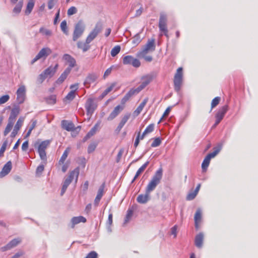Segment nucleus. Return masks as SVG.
Wrapping results in <instances>:
<instances>
[{
	"mask_svg": "<svg viewBox=\"0 0 258 258\" xmlns=\"http://www.w3.org/2000/svg\"><path fill=\"white\" fill-rule=\"evenodd\" d=\"M162 168H160L156 171L147 185L145 194L139 195L137 197V201L139 203L146 204L150 200V193L160 183L162 178Z\"/></svg>",
	"mask_w": 258,
	"mask_h": 258,
	"instance_id": "obj_1",
	"label": "nucleus"
},
{
	"mask_svg": "<svg viewBox=\"0 0 258 258\" xmlns=\"http://www.w3.org/2000/svg\"><path fill=\"white\" fill-rule=\"evenodd\" d=\"M85 30V24L82 20H80L75 25L73 34V40L76 41L83 35Z\"/></svg>",
	"mask_w": 258,
	"mask_h": 258,
	"instance_id": "obj_2",
	"label": "nucleus"
},
{
	"mask_svg": "<svg viewBox=\"0 0 258 258\" xmlns=\"http://www.w3.org/2000/svg\"><path fill=\"white\" fill-rule=\"evenodd\" d=\"M155 40L154 39H149L142 49L137 53V55L144 56L145 54L153 52L155 50Z\"/></svg>",
	"mask_w": 258,
	"mask_h": 258,
	"instance_id": "obj_3",
	"label": "nucleus"
},
{
	"mask_svg": "<svg viewBox=\"0 0 258 258\" xmlns=\"http://www.w3.org/2000/svg\"><path fill=\"white\" fill-rule=\"evenodd\" d=\"M182 68H179L176 71L174 78V89L176 92H178L180 89L182 82Z\"/></svg>",
	"mask_w": 258,
	"mask_h": 258,
	"instance_id": "obj_4",
	"label": "nucleus"
},
{
	"mask_svg": "<svg viewBox=\"0 0 258 258\" xmlns=\"http://www.w3.org/2000/svg\"><path fill=\"white\" fill-rule=\"evenodd\" d=\"M102 25L100 23H97L92 31L90 33L86 38V42L90 43L100 33L102 30Z\"/></svg>",
	"mask_w": 258,
	"mask_h": 258,
	"instance_id": "obj_5",
	"label": "nucleus"
},
{
	"mask_svg": "<svg viewBox=\"0 0 258 258\" xmlns=\"http://www.w3.org/2000/svg\"><path fill=\"white\" fill-rule=\"evenodd\" d=\"M122 62L125 65H132L135 68H139L141 66L140 60L132 55H126L123 57Z\"/></svg>",
	"mask_w": 258,
	"mask_h": 258,
	"instance_id": "obj_6",
	"label": "nucleus"
},
{
	"mask_svg": "<svg viewBox=\"0 0 258 258\" xmlns=\"http://www.w3.org/2000/svg\"><path fill=\"white\" fill-rule=\"evenodd\" d=\"M50 142L49 140L42 141L38 146V152L40 158L43 160H46V154L45 149L49 145Z\"/></svg>",
	"mask_w": 258,
	"mask_h": 258,
	"instance_id": "obj_7",
	"label": "nucleus"
},
{
	"mask_svg": "<svg viewBox=\"0 0 258 258\" xmlns=\"http://www.w3.org/2000/svg\"><path fill=\"white\" fill-rule=\"evenodd\" d=\"M228 109V106L227 105H225L222 107H221L217 114H216V121L214 124L213 125V127H216L222 120L223 118L225 113L227 111Z\"/></svg>",
	"mask_w": 258,
	"mask_h": 258,
	"instance_id": "obj_8",
	"label": "nucleus"
},
{
	"mask_svg": "<svg viewBox=\"0 0 258 258\" xmlns=\"http://www.w3.org/2000/svg\"><path fill=\"white\" fill-rule=\"evenodd\" d=\"M79 174V168H76L70 173L69 176L65 179L63 184L69 186L74 179H75V182L76 183L78 180Z\"/></svg>",
	"mask_w": 258,
	"mask_h": 258,
	"instance_id": "obj_9",
	"label": "nucleus"
},
{
	"mask_svg": "<svg viewBox=\"0 0 258 258\" xmlns=\"http://www.w3.org/2000/svg\"><path fill=\"white\" fill-rule=\"evenodd\" d=\"M167 18L164 14H161L159 22V27L161 32L164 33V35L168 37V30L166 27Z\"/></svg>",
	"mask_w": 258,
	"mask_h": 258,
	"instance_id": "obj_10",
	"label": "nucleus"
},
{
	"mask_svg": "<svg viewBox=\"0 0 258 258\" xmlns=\"http://www.w3.org/2000/svg\"><path fill=\"white\" fill-rule=\"evenodd\" d=\"M85 107L87 110V114L88 116L91 117L94 111L97 107L96 104L94 103V100L89 98L87 100Z\"/></svg>",
	"mask_w": 258,
	"mask_h": 258,
	"instance_id": "obj_11",
	"label": "nucleus"
},
{
	"mask_svg": "<svg viewBox=\"0 0 258 258\" xmlns=\"http://www.w3.org/2000/svg\"><path fill=\"white\" fill-rule=\"evenodd\" d=\"M26 88L23 85H21L17 91V99L19 103H22L25 99Z\"/></svg>",
	"mask_w": 258,
	"mask_h": 258,
	"instance_id": "obj_12",
	"label": "nucleus"
},
{
	"mask_svg": "<svg viewBox=\"0 0 258 258\" xmlns=\"http://www.w3.org/2000/svg\"><path fill=\"white\" fill-rule=\"evenodd\" d=\"M51 53V50L50 48L46 47L43 48L39 52V53L36 55V56L34 57V58L32 60L31 63L33 64L35 62H36L38 59L42 58L43 57H46L48 55H49Z\"/></svg>",
	"mask_w": 258,
	"mask_h": 258,
	"instance_id": "obj_13",
	"label": "nucleus"
},
{
	"mask_svg": "<svg viewBox=\"0 0 258 258\" xmlns=\"http://www.w3.org/2000/svg\"><path fill=\"white\" fill-rule=\"evenodd\" d=\"M153 77L151 75H148L143 77L142 78V82L141 85L136 88L139 92L144 89L152 80Z\"/></svg>",
	"mask_w": 258,
	"mask_h": 258,
	"instance_id": "obj_14",
	"label": "nucleus"
},
{
	"mask_svg": "<svg viewBox=\"0 0 258 258\" xmlns=\"http://www.w3.org/2000/svg\"><path fill=\"white\" fill-rule=\"evenodd\" d=\"M62 59L69 64V67L67 69H69L71 72L72 68L76 66L75 59L69 54H64L62 56Z\"/></svg>",
	"mask_w": 258,
	"mask_h": 258,
	"instance_id": "obj_15",
	"label": "nucleus"
},
{
	"mask_svg": "<svg viewBox=\"0 0 258 258\" xmlns=\"http://www.w3.org/2000/svg\"><path fill=\"white\" fill-rule=\"evenodd\" d=\"M124 108V106L123 105H118L116 106L107 117V120L108 121L112 120L119 115V114L123 110Z\"/></svg>",
	"mask_w": 258,
	"mask_h": 258,
	"instance_id": "obj_16",
	"label": "nucleus"
},
{
	"mask_svg": "<svg viewBox=\"0 0 258 258\" xmlns=\"http://www.w3.org/2000/svg\"><path fill=\"white\" fill-rule=\"evenodd\" d=\"M130 116L131 114L130 113H126L122 117L120 122L119 123L116 128L115 129V132L117 134H118L120 132L121 130L122 129L124 125L126 123V122L127 121Z\"/></svg>",
	"mask_w": 258,
	"mask_h": 258,
	"instance_id": "obj_17",
	"label": "nucleus"
},
{
	"mask_svg": "<svg viewBox=\"0 0 258 258\" xmlns=\"http://www.w3.org/2000/svg\"><path fill=\"white\" fill-rule=\"evenodd\" d=\"M98 76L95 74H89L84 81V85L87 88L89 87L92 83L95 82Z\"/></svg>",
	"mask_w": 258,
	"mask_h": 258,
	"instance_id": "obj_18",
	"label": "nucleus"
},
{
	"mask_svg": "<svg viewBox=\"0 0 258 258\" xmlns=\"http://www.w3.org/2000/svg\"><path fill=\"white\" fill-rule=\"evenodd\" d=\"M105 187L104 183L102 184L100 187L97 192V195L94 200V205L97 206L99 203L103 195L104 189Z\"/></svg>",
	"mask_w": 258,
	"mask_h": 258,
	"instance_id": "obj_19",
	"label": "nucleus"
},
{
	"mask_svg": "<svg viewBox=\"0 0 258 258\" xmlns=\"http://www.w3.org/2000/svg\"><path fill=\"white\" fill-rule=\"evenodd\" d=\"M20 112V110L18 107H15L12 109L8 121L14 123L17 116Z\"/></svg>",
	"mask_w": 258,
	"mask_h": 258,
	"instance_id": "obj_20",
	"label": "nucleus"
},
{
	"mask_svg": "<svg viewBox=\"0 0 258 258\" xmlns=\"http://www.w3.org/2000/svg\"><path fill=\"white\" fill-rule=\"evenodd\" d=\"M194 220L195 223V227L197 229L199 228V224L202 220V211L200 209H198L195 215Z\"/></svg>",
	"mask_w": 258,
	"mask_h": 258,
	"instance_id": "obj_21",
	"label": "nucleus"
},
{
	"mask_svg": "<svg viewBox=\"0 0 258 258\" xmlns=\"http://www.w3.org/2000/svg\"><path fill=\"white\" fill-rule=\"evenodd\" d=\"M23 121H24L23 118L20 117L19 118L16 124L15 125V127H14V128L13 132L11 133L12 137H15V136L17 134L18 132L19 131V130H20V128H21V127L22 125Z\"/></svg>",
	"mask_w": 258,
	"mask_h": 258,
	"instance_id": "obj_22",
	"label": "nucleus"
},
{
	"mask_svg": "<svg viewBox=\"0 0 258 258\" xmlns=\"http://www.w3.org/2000/svg\"><path fill=\"white\" fill-rule=\"evenodd\" d=\"M12 169V163L8 161L4 166L2 171L0 172V177H2L7 175Z\"/></svg>",
	"mask_w": 258,
	"mask_h": 258,
	"instance_id": "obj_23",
	"label": "nucleus"
},
{
	"mask_svg": "<svg viewBox=\"0 0 258 258\" xmlns=\"http://www.w3.org/2000/svg\"><path fill=\"white\" fill-rule=\"evenodd\" d=\"M62 127L68 131H72L75 130V126L72 121L63 120L61 121Z\"/></svg>",
	"mask_w": 258,
	"mask_h": 258,
	"instance_id": "obj_24",
	"label": "nucleus"
},
{
	"mask_svg": "<svg viewBox=\"0 0 258 258\" xmlns=\"http://www.w3.org/2000/svg\"><path fill=\"white\" fill-rule=\"evenodd\" d=\"M58 67V64H56L54 67H52L51 66H50L46 70H45L43 73L45 75V76L47 77L48 76L51 77L56 72Z\"/></svg>",
	"mask_w": 258,
	"mask_h": 258,
	"instance_id": "obj_25",
	"label": "nucleus"
},
{
	"mask_svg": "<svg viewBox=\"0 0 258 258\" xmlns=\"http://www.w3.org/2000/svg\"><path fill=\"white\" fill-rule=\"evenodd\" d=\"M86 221V218L83 216L74 217L71 219V227L73 228L75 225L78 224L81 222L85 223Z\"/></svg>",
	"mask_w": 258,
	"mask_h": 258,
	"instance_id": "obj_26",
	"label": "nucleus"
},
{
	"mask_svg": "<svg viewBox=\"0 0 258 258\" xmlns=\"http://www.w3.org/2000/svg\"><path fill=\"white\" fill-rule=\"evenodd\" d=\"M71 71L69 69H66L64 72L61 74L60 77L56 81V83L61 84L67 78L68 76L70 74Z\"/></svg>",
	"mask_w": 258,
	"mask_h": 258,
	"instance_id": "obj_27",
	"label": "nucleus"
},
{
	"mask_svg": "<svg viewBox=\"0 0 258 258\" xmlns=\"http://www.w3.org/2000/svg\"><path fill=\"white\" fill-rule=\"evenodd\" d=\"M99 125V123H96L92 128L91 130L88 133L86 136L85 137L84 140V141L89 139L91 137L93 136L96 132V131L98 129V127Z\"/></svg>",
	"mask_w": 258,
	"mask_h": 258,
	"instance_id": "obj_28",
	"label": "nucleus"
},
{
	"mask_svg": "<svg viewBox=\"0 0 258 258\" xmlns=\"http://www.w3.org/2000/svg\"><path fill=\"white\" fill-rule=\"evenodd\" d=\"M89 43H87L86 41L85 43L79 41L77 43V46L79 48L82 49L83 52H86L90 49Z\"/></svg>",
	"mask_w": 258,
	"mask_h": 258,
	"instance_id": "obj_29",
	"label": "nucleus"
},
{
	"mask_svg": "<svg viewBox=\"0 0 258 258\" xmlns=\"http://www.w3.org/2000/svg\"><path fill=\"white\" fill-rule=\"evenodd\" d=\"M148 101V98H145L144 99V100L142 101V102L137 107L136 110L135 111V113L137 115H139L141 113V112L142 111L143 108L145 107L146 103H147Z\"/></svg>",
	"mask_w": 258,
	"mask_h": 258,
	"instance_id": "obj_30",
	"label": "nucleus"
},
{
	"mask_svg": "<svg viewBox=\"0 0 258 258\" xmlns=\"http://www.w3.org/2000/svg\"><path fill=\"white\" fill-rule=\"evenodd\" d=\"M149 163V161H147L145 164H144L137 171L136 174L132 180V182H133L144 171L147 166L148 165Z\"/></svg>",
	"mask_w": 258,
	"mask_h": 258,
	"instance_id": "obj_31",
	"label": "nucleus"
},
{
	"mask_svg": "<svg viewBox=\"0 0 258 258\" xmlns=\"http://www.w3.org/2000/svg\"><path fill=\"white\" fill-rule=\"evenodd\" d=\"M34 0H29L27 4L26 10L25 11V13L26 15H29V14L31 13V11H32L34 8Z\"/></svg>",
	"mask_w": 258,
	"mask_h": 258,
	"instance_id": "obj_32",
	"label": "nucleus"
},
{
	"mask_svg": "<svg viewBox=\"0 0 258 258\" xmlns=\"http://www.w3.org/2000/svg\"><path fill=\"white\" fill-rule=\"evenodd\" d=\"M70 151V148H67L66 150L64 151L62 155L61 156L59 161V164H63L64 163V161L67 159L68 154Z\"/></svg>",
	"mask_w": 258,
	"mask_h": 258,
	"instance_id": "obj_33",
	"label": "nucleus"
},
{
	"mask_svg": "<svg viewBox=\"0 0 258 258\" xmlns=\"http://www.w3.org/2000/svg\"><path fill=\"white\" fill-rule=\"evenodd\" d=\"M139 92L136 89L133 88L131 89L124 96L128 100L130 99L131 97L133 96L138 94Z\"/></svg>",
	"mask_w": 258,
	"mask_h": 258,
	"instance_id": "obj_34",
	"label": "nucleus"
},
{
	"mask_svg": "<svg viewBox=\"0 0 258 258\" xmlns=\"http://www.w3.org/2000/svg\"><path fill=\"white\" fill-rule=\"evenodd\" d=\"M133 215V211L132 210L128 209L127 211V214H126V216L124 219V221L123 223L124 225H125L130 221V220H131Z\"/></svg>",
	"mask_w": 258,
	"mask_h": 258,
	"instance_id": "obj_35",
	"label": "nucleus"
},
{
	"mask_svg": "<svg viewBox=\"0 0 258 258\" xmlns=\"http://www.w3.org/2000/svg\"><path fill=\"white\" fill-rule=\"evenodd\" d=\"M210 160H211L209 159V157L206 156L202 164V167L203 170L205 171L207 170L208 167L209 165Z\"/></svg>",
	"mask_w": 258,
	"mask_h": 258,
	"instance_id": "obj_36",
	"label": "nucleus"
},
{
	"mask_svg": "<svg viewBox=\"0 0 258 258\" xmlns=\"http://www.w3.org/2000/svg\"><path fill=\"white\" fill-rule=\"evenodd\" d=\"M76 97V94L74 93V90H71L65 97L64 101L68 100L69 101H72Z\"/></svg>",
	"mask_w": 258,
	"mask_h": 258,
	"instance_id": "obj_37",
	"label": "nucleus"
},
{
	"mask_svg": "<svg viewBox=\"0 0 258 258\" xmlns=\"http://www.w3.org/2000/svg\"><path fill=\"white\" fill-rule=\"evenodd\" d=\"M120 46L119 45H116L111 50V55L112 57L115 56L120 51Z\"/></svg>",
	"mask_w": 258,
	"mask_h": 258,
	"instance_id": "obj_38",
	"label": "nucleus"
},
{
	"mask_svg": "<svg viewBox=\"0 0 258 258\" xmlns=\"http://www.w3.org/2000/svg\"><path fill=\"white\" fill-rule=\"evenodd\" d=\"M39 32L43 35L50 36L52 35V32L51 30L47 29L41 27L39 29Z\"/></svg>",
	"mask_w": 258,
	"mask_h": 258,
	"instance_id": "obj_39",
	"label": "nucleus"
},
{
	"mask_svg": "<svg viewBox=\"0 0 258 258\" xmlns=\"http://www.w3.org/2000/svg\"><path fill=\"white\" fill-rule=\"evenodd\" d=\"M141 41V38L140 37L139 33L137 34L132 38V43L135 46L138 45L140 43Z\"/></svg>",
	"mask_w": 258,
	"mask_h": 258,
	"instance_id": "obj_40",
	"label": "nucleus"
},
{
	"mask_svg": "<svg viewBox=\"0 0 258 258\" xmlns=\"http://www.w3.org/2000/svg\"><path fill=\"white\" fill-rule=\"evenodd\" d=\"M46 102L49 104H54L56 102V96L55 95H50L45 99Z\"/></svg>",
	"mask_w": 258,
	"mask_h": 258,
	"instance_id": "obj_41",
	"label": "nucleus"
},
{
	"mask_svg": "<svg viewBox=\"0 0 258 258\" xmlns=\"http://www.w3.org/2000/svg\"><path fill=\"white\" fill-rule=\"evenodd\" d=\"M221 150V148H216L214 149V151L208 154L207 156L209 157V159L211 160V158L215 157L220 152Z\"/></svg>",
	"mask_w": 258,
	"mask_h": 258,
	"instance_id": "obj_42",
	"label": "nucleus"
},
{
	"mask_svg": "<svg viewBox=\"0 0 258 258\" xmlns=\"http://www.w3.org/2000/svg\"><path fill=\"white\" fill-rule=\"evenodd\" d=\"M17 243H9L7 244L6 246H5L4 247H2L1 248V250L2 251H5L8 249H10L13 247L16 246Z\"/></svg>",
	"mask_w": 258,
	"mask_h": 258,
	"instance_id": "obj_43",
	"label": "nucleus"
},
{
	"mask_svg": "<svg viewBox=\"0 0 258 258\" xmlns=\"http://www.w3.org/2000/svg\"><path fill=\"white\" fill-rule=\"evenodd\" d=\"M115 84H113L109 87H108L107 88H106L104 92L101 94V97L103 98L105 97L108 93H109L110 92H111L113 88L114 87Z\"/></svg>",
	"mask_w": 258,
	"mask_h": 258,
	"instance_id": "obj_44",
	"label": "nucleus"
},
{
	"mask_svg": "<svg viewBox=\"0 0 258 258\" xmlns=\"http://www.w3.org/2000/svg\"><path fill=\"white\" fill-rule=\"evenodd\" d=\"M60 28L62 31L66 34H68L67 23L66 21H63L60 24Z\"/></svg>",
	"mask_w": 258,
	"mask_h": 258,
	"instance_id": "obj_45",
	"label": "nucleus"
},
{
	"mask_svg": "<svg viewBox=\"0 0 258 258\" xmlns=\"http://www.w3.org/2000/svg\"><path fill=\"white\" fill-rule=\"evenodd\" d=\"M154 130V124L152 123L149 124L144 131V134H148L152 133Z\"/></svg>",
	"mask_w": 258,
	"mask_h": 258,
	"instance_id": "obj_46",
	"label": "nucleus"
},
{
	"mask_svg": "<svg viewBox=\"0 0 258 258\" xmlns=\"http://www.w3.org/2000/svg\"><path fill=\"white\" fill-rule=\"evenodd\" d=\"M23 6L22 2H19V3L16 6V7L13 9V12L16 14L19 13L21 11Z\"/></svg>",
	"mask_w": 258,
	"mask_h": 258,
	"instance_id": "obj_47",
	"label": "nucleus"
},
{
	"mask_svg": "<svg viewBox=\"0 0 258 258\" xmlns=\"http://www.w3.org/2000/svg\"><path fill=\"white\" fill-rule=\"evenodd\" d=\"M13 125H14L13 123H11V122L8 121V123L4 131V134L5 136L7 135L9 133V132L11 131V130L12 129Z\"/></svg>",
	"mask_w": 258,
	"mask_h": 258,
	"instance_id": "obj_48",
	"label": "nucleus"
},
{
	"mask_svg": "<svg viewBox=\"0 0 258 258\" xmlns=\"http://www.w3.org/2000/svg\"><path fill=\"white\" fill-rule=\"evenodd\" d=\"M112 217L113 215L112 213H110L108 215V220L106 223V224L107 225V229L109 231H111L110 230V226L112 224Z\"/></svg>",
	"mask_w": 258,
	"mask_h": 258,
	"instance_id": "obj_49",
	"label": "nucleus"
},
{
	"mask_svg": "<svg viewBox=\"0 0 258 258\" xmlns=\"http://www.w3.org/2000/svg\"><path fill=\"white\" fill-rule=\"evenodd\" d=\"M220 99L221 98L219 97H216L213 99L211 103V108L215 107L219 103Z\"/></svg>",
	"mask_w": 258,
	"mask_h": 258,
	"instance_id": "obj_50",
	"label": "nucleus"
},
{
	"mask_svg": "<svg viewBox=\"0 0 258 258\" xmlns=\"http://www.w3.org/2000/svg\"><path fill=\"white\" fill-rule=\"evenodd\" d=\"M77 12V9L75 7H71L70 8L67 12V14L68 16H71L74 14H76Z\"/></svg>",
	"mask_w": 258,
	"mask_h": 258,
	"instance_id": "obj_51",
	"label": "nucleus"
},
{
	"mask_svg": "<svg viewBox=\"0 0 258 258\" xmlns=\"http://www.w3.org/2000/svg\"><path fill=\"white\" fill-rule=\"evenodd\" d=\"M161 143V140L160 138H156L154 139V141L151 144L152 147H156L159 146Z\"/></svg>",
	"mask_w": 258,
	"mask_h": 258,
	"instance_id": "obj_52",
	"label": "nucleus"
},
{
	"mask_svg": "<svg viewBox=\"0 0 258 258\" xmlns=\"http://www.w3.org/2000/svg\"><path fill=\"white\" fill-rule=\"evenodd\" d=\"M97 147V144L95 143L90 144L88 147V153H91L94 152Z\"/></svg>",
	"mask_w": 258,
	"mask_h": 258,
	"instance_id": "obj_53",
	"label": "nucleus"
},
{
	"mask_svg": "<svg viewBox=\"0 0 258 258\" xmlns=\"http://www.w3.org/2000/svg\"><path fill=\"white\" fill-rule=\"evenodd\" d=\"M10 99V96L8 95H5L0 97V105L7 102Z\"/></svg>",
	"mask_w": 258,
	"mask_h": 258,
	"instance_id": "obj_54",
	"label": "nucleus"
},
{
	"mask_svg": "<svg viewBox=\"0 0 258 258\" xmlns=\"http://www.w3.org/2000/svg\"><path fill=\"white\" fill-rule=\"evenodd\" d=\"M7 145V142H5L2 145L1 149H0V157L3 156L4 153L6 150V147Z\"/></svg>",
	"mask_w": 258,
	"mask_h": 258,
	"instance_id": "obj_55",
	"label": "nucleus"
},
{
	"mask_svg": "<svg viewBox=\"0 0 258 258\" xmlns=\"http://www.w3.org/2000/svg\"><path fill=\"white\" fill-rule=\"evenodd\" d=\"M204 240V235L203 233H199L197 235L195 242H202Z\"/></svg>",
	"mask_w": 258,
	"mask_h": 258,
	"instance_id": "obj_56",
	"label": "nucleus"
},
{
	"mask_svg": "<svg viewBox=\"0 0 258 258\" xmlns=\"http://www.w3.org/2000/svg\"><path fill=\"white\" fill-rule=\"evenodd\" d=\"M97 253L95 251H92L87 254L86 258H97Z\"/></svg>",
	"mask_w": 258,
	"mask_h": 258,
	"instance_id": "obj_57",
	"label": "nucleus"
},
{
	"mask_svg": "<svg viewBox=\"0 0 258 258\" xmlns=\"http://www.w3.org/2000/svg\"><path fill=\"white\" fill-rule=\"evenodd\" d=\"M197 194L194 191L188 194L186 197L187 200H192L195 198L197 196Z\"/></svg>",
	"mask_w": 258,
	"mask_h": 258,
	"instance_id": "obj_58",
	"label": "nucleus"
},
{
	"mask_svg": "<svg viewBox=\"0 0 258 258\" xmlns=\"http://www.w3.org/2000/svg\"><path fill=\"white\" fill-rule=\"evenodd\" d=\"M139 57L144 58L145 60L148 62H151L153 60V58L150 55H147V54H145L144 56H137Z\"/></svg>",
	"mask_w": 258,
	"mask_h": 258,
	"instance_id": "obj_59",
	"label": "nucleus"
},
{
	"mask_svg": "<svg viewBox=\"0 0 258 258\" xmlns=\"http://www.w3.org/2000/svg\"><path fill=\"white\" fill-rule=\"evenodd\" d=\"M46 78L47 77L45 76V75L43 73H42L39 76L38 81L40 83H42Z\"/></svg>",
	"mask_w": 258,
	"mask_h": 258,
	"instance_id": "obj_60",
	"label": "nucleus"
},
{
	"mask_svg": "<svg viewBox=\"0 0 258 258\" xmlns=\"http://www.w3.org/2000/svg\"><path fill=\"white\" fill-rule=\"evenodd\" d=\"M170 111V107H168V108L165 110V112H164V113H163V115H162V117L161 118L160 120H159V121L158 123H159L161 121V120L163 119V118L164 117H165L167 116L169 114V113Z\"/></svg>",
	"mask_w": 258,
	"mask_h": 258,
	"instance_id": "obj_61",
	"label": "nucleus"
},
{
	"mask_svg": "<svg viewBox=\"0 0 258 258\" xmlns=\"http://www.w3.org/2000/svg\"><path fill=\"white\" fill-rule=\"evenodd\" d=\"M44 167L43 165H40L36 169V174H41L44 170Z\"/></svg>",
	"mask_w": 258,
	"mask_h": 258,
	"instance_id": "obj_62",
	"label": "nucleus"
},
{
	"mask_svg": "<svg viewBox=\"0 0 258 258\" xmlns=\"http://www.w3.org/2000/svg\"><path fill=\"white\" fill-rule=\"evenodd\" d=\"M37 121L36 120H32L31 121V124L29 126V129L32 131L36 126Z\"/></svg>",
	"mask_w": 258,
	"mask_h": 258,
	"instance_id": "obj_63",
	"label": "nucleus"
},
{
	"mask_svg": "<svg viewBox=\"0 0 258 258\" xmlns=\"http://www.w3.org/2000/svg\"><path fill=\"white\" fill-rule=\"evenodd\" d=\"M28 148V141H26L24 142L22 145V150L23 151H26Z\"/></svg>",
	"mask_w": 258,
	"mask_h": 258,
	"instance_id": "obj_64",
	"label": "nucleus"
}]
</instances>
